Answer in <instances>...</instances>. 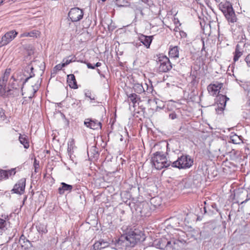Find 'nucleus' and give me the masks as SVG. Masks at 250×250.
Masks as SVG:
<instances>
[{"label":"nucleus","instance_id":"1","mask_svg":"<svg viewBox=\"0 0 250 250\" xmlns=\"http://www.w3.org/2000/svg\"><path fill=\"white\" fill-rule=\"evenodd\" d=\"M145 240L144 234L140 231L135 230L122 235L116 240L115 246L118 249H126L127 247H133L140 241Z\"/></svg>","mask_w":250,"mask_h":250},{"label":"nucleus","instance_id":"2","mask_svg":"<svg viewBox=\"0 0 250 250\" xmlns=\"http://www.w3.org/2000/svg\"><path fill=\"white\" fill-rule=\"evenodd\" d=\"M10 73V69H6L4 74L0 75V95L2 96L5 95L6 92L9 93L11 88L16 90L21 89L23 88L22 82L21 83L18 79H15L13 76H12L10 80V88L6 87V83L8 79Z\"/></svg>","mask_w":250,"mask_h":250},{"label":"nucleus","instance_id":"3","mask_svg":"<svg viewBox=\"0 0 250 250\" xmlns=\"http://www.w3.org/2000/svg\"><path fill=\"white\" fill-rule=\"evenodd\" d=\"M186 243V241L182 238L172 239L168 241L166 238H161L158 241L157 246L160 249L165 250H181Z\"/></svg>","mask_w":250,"mask_h":250},{"label":"nucleus","instance_id":"4","mask_svg":"<svg viewBox=\"0 0 250 250\" xmlns=\"http://www.w3.org/2000/svg\"><path fill=\"white\" fill-rule=\"evenodd\" d=\"M151 163L155 168L158 170L167 167L171 163L170 161L167 160L163 152L159 151L153 154V156L151 158Z\"/></svg>","mask_w":250,"mask_h":250},{"label":"nucleus","instance_id":"5","mask_svg":"<svg viewBox=\"0 0 250 250\" xmlns=\"http://www.w3.org/2000/svg\"><path fill=\"white\" fill-rule=\"evenodd\" d=\"M219 9L223 13L228 21L234 22L236 21V17L231 3L226 0L219 4Z\"/></svg>","mask_w":250,"mask_h":250},{"label":"nucleus","instance_id":"6","mask_svg":"<svg viewBox=\"0 0 250 250\" xmlns=\"http://www.w3.org/2000/svg\"><path fill=\"white\" fill-rule=\"evenodd\" d=\"M193 164V160L190 156L182 155L171 163V166L179 169H187L191 167Z\"/></svg>","mask_w":250,"mask_h":250},{"label":"nucleus","instance_id":"7","mask_svg":"<svg viewBox=\"0 0 250 250\" xmlns=\"http://www.w3.org/2000/svg\"><path fill=\"white\" fill-rule=\"evenodd\" d=\"M204 205H201V207H199L198 209L200 210V213L197 214V219L200 220L202 219L204 215L211 216L216 214L219 210L215 203H212L211 205L207 204L205 201Z\"/></svg>","mask_w":250,"mask_h":250},{"label":"nucleus","instance_id":"8","mask_svg":"<svg viewBox=\"0 0 250 250\" xmlns=\"http://www.w3.org/2000/svg\"><path fill=\"white\" fill-rule=\"evenodd\" d=\"M133 207L136 213L141 216H148L150 214L151 208L146 202H138L134 204Z\"/></svg>","mask_w":250,"mask_h":250},{"label":"nucleus","instance_id":"9","mask_svg":"<svg viewBox=\"0 0 250 250\" xmlns=\"http://www.w3.org/2000/svg\"><path fill=\"white\" fill-rule=\"evenodd\" d=\"M68 17L72 22H77L80 21L83 16V11L78 7L71 8L68 13Z\"/></svg>","mask_w":250,"mask_h":250},{"label":"nucleus","instance_id":"10","mask_svg":"<svg viewBox=\"0 0 250 250\" xmlns=\"http://www.w3.org/2000/svg\"><path fill=\"white\" fill-rule=\"evenodd\" d=\"M17 34L18 32L15 30H12L6 33L1 38L0 41V46L7 45L16 37Z\"/></svg>","mask_w":250,"mask_h":250},{"label":"nucleus","instance_id":"11","mask_svg":"<svg viewBox=\"0 0 250 250\" xmlns=\"http://www.w3.org/2000/svg\"><path fill=\"white\" fill-rule=\"evenodd\" d=\"M159 61L161 62L159 66L160 71L167 72L172 68L171 63L166 56H163L162 59L159 60Z\"/></svg>","mask_w":250,"mask_h":250},{"label":"nucleus","instance_id":"12","mask_svg":"<svg viewBox=\"0 0 250 250\" xmlns=\"http://www.w3.org/2000/svg\"><path fill=\"white\" fill-rule=\"evenodd\" d=\"M26 184V179L25 178H21L17 184H16L12 189V191H13L15 193L22 194L24 191L25 187Z\"/></svg>","mask_w":250,"mask_h":250},{"label":"nucleus","instance_id":"13","mask_svg":"<svg viewBox=\"0 0 250 250\" xmlns=\"http://www.w3.org/2000/svg\"><path fill=\"white\" fill-rule=\"evenodd\" d=\"M84 125L87 127L92 129H97L98 128H102V124L101 122L89 118L85 120Z\"/></svg>","mask_w":250,"mask_h":250},{"label":"nucleus","instance_id":"14","mask_svg":"<svg viewBox=\"0 0 250 250\" xmlns=\"http://www.w3.org/2000/svg\"><path fill=\"white\" fill-rule=\"evenodd\" d=\"M109 246V243L104 239H100L96 241L92 246L90 250H101Z\"/></svg>","mask_w":250,"mask_h":250},{"label":"nucleus","instance_id":"15","mask_svg":"<svg viewBox=\"0 0 250 250\" xmlns=\"http://www.w3.org/2000/svg\"><path fill=\"white\" fill-rule=\"evenodd\" d=\"M33 70L34 68L31 65H28L25 67L23 75L25 77H26V78L22 82V85H24V84L30 78L35 76V74L33 72Z\"/></svg>","mask_w":250,"mask_h":250},{"label":"nucleus","instance_id":"16","mask_svg":"<svg viewBox=\"0 0 250 250\" xmlns=\"http://www.w3.org/2000/svg\"><path fill=\"white\" fill-rule=\"evenodd\" d=\"M65 102L67 104L66 105L67 108L70 107V105L74 108H80L82 106L81 101L76 99L71 98H66Z\"/></svg>","mask_w":250,"mask_h":250},{"label":"nucleus","instance_id":"17","mask_svg":"<svg viewBox=\"0 0 250 250\" xmlns=\"http://www.w3.org/2000/svg\"><path fill=\"white\" fill-rule=\"evenodd\" d=\"M223 86L222 83H217L215 84H210L208 85L207 88L208 92L212 95H216L217 93H219V90Z\"/></svg>","mask_w":250,"mask_h":250},{"label":"nucleus","instance_id":"18","mask_svg":"<svg viewBox=\"0 0 250 250\" xmlns=\"http://www.w3.org/2000/svg\"><path fill=\"white\" fill-rule=\"evenodd\" d=\"M153 38V36L141 35L139 37V40L147 48H148L152 41Z\"/></svg>","mask_w":250,"mask_h":250},{"label":"nucleus","instance_id":"19","mask_svg":"<svg viewBox=\"0 0 250 250\" xmlns=\"http://www.w3.org/2000/svg\"><path fill=\"white\" fill-rule=\"evenodd\" d=\"M61 187L58 188V192L61 195L63 194L65 191L70 192L73 188L72 185L67 184L64 182L61 183Z\"/></svg>","mask_w":250,"mask_h":250},{"label":"nucleus","instance_id":"20","mask_svg":"<svg viewBox=\"0 0 250 250\" xmlns=\"http://www.w3.org/2000/svg\"><path fill=\"white\" fill-rule=\"evenodd\" d=\"M67 82L69 84V86L73 89L78 88L77 81L74 74H69L67 75Z\"/></svg>","mask_w":250,"mask_h":250},{"label":"nucleus","instance_id":"21","mask_svg":"<svg viewBox=\"0 0 250 250\" xmlns=\"http://www.w3.org/2000/svg\"><path fill=\"white\" fill-rule=\"evenodd\" d=\"M179 48L178 46L171 47L170 46L169 50V56L170 58H177L179 57Z\"/></svg>","mask_w":250,"mask_h":250},{"label":"nucleus","instance_id":"22","mask_svg":"<svg viewBox=\"0 0 250 250\" xmlns=\"http://www.w3.org/2000/svg\"><path fill=\"white\" fill-rule=\"evenodd\" d=\"M243 51L240 49L239 44H237L236 46L235 50L234 53L233 61L236 62L238 60L239 58L243 55Z\"/></svg>","mask_w":250,"mask_h":250},{"label":"nucleus","instance_id":"23","mask_svg":"<svg viewBox=\"0 0 250 250\" xmlns=\"http://www.w3.org/2000/svg\"><path fill=\"white\" fill-rule=\"evenodd\" d=\"M19 141L20 143L22 144L25 148H28L29 146V142L28 141L26 136L25 135H21V134L19 136Z\"/></svg>","mask_w":250,"mask_h":250},{"label":"nucleus","instance_id":"24","mask_svg":"<svg viewBox=\"0 0 250 250\" xmlns=\"http://www.w3.org/2000/svg\"><path fill=\"white\" fill-rule=\"evenodd\" d=\"M133 89L135 92L138 94H141L145 91L144 85L140 83L134 84Z\"/></svg>","mask_w":250,"mask_h":250},{"label":"nucleus","instance_id":"25","mask_svg":"<svg viewBox=\"0 0 250 250\" xmlns=\"http://www.w3.org/2000/svg\"><path fill=\"white\" fill-rule=\"evenodd\" d=\"M218 97L219 103L218 104H220L221 106L225 107L226 105V103L227 101L229 100V98H228L227 96L223 95H219Z\"/></svg>","mask_w":250,"mask_h":250},{"label":"nucleus","instance_id":"26","mask_svg":"<svg viewBox=\"0 0 250 250\" xmlns=\"http://www.w3.org/2000/svg\"><path fill=\"white\" fill-rule=\"evenodd\" d=\"M128 99L133 104H135L140 100V98L135 93L127 94Z\"/></svg>","mask_w":250,"mask_h":250},{"label":"nucleus","instance_id":"27","mask_svg":"<svg viewBox=\"0 0 250 250\" xmlns=\"http://www.w3.org/2000/svg\"><path fill=\"white\" fill-rule=\"evenodd\" d=\"M36 228L39 232L42 233H46L47 232V229L46 226L43 224H39L36 226Z\"/></svg>","mask_w":250,"mask_h":250},{"label":"nucleus","instance_id":"28","mask_svg":"<svg viewBox=\"0 0 250 250\" xmlns=\"http://www.w3.org/2000/svg\"><path fill=\"white\" fill-rule=\"evenodd\" d=\"M7 222L1 218H0V233L2 234L3 231L7 229Z\"/></svg>","mask_w":250,"mask_h":250},{"label":"nucleus","instance_id":"29","mask_svg":"<svg viewBox=\"0 0 250 250\" xmlns=\"http://www.w3.org/2000/svg\"><path fill=\"white\" fill-rule=\"evenodd\" d=\"M75 58V57L69 56L66 58H64L62 60V66H66L68 64H69L70 62H74L75 60H73Z\"/></svg>","mask_w":250,"mask_h":250},{"label":"nucleus","instance_id":"30","mask_svg":"<svg viewBox=\"0 0 250 250\" xmlns=\"http://www.w3.org/2000/svg\"><path fill=\"white\" fill-rule=\"evenodd\" d=\"M88 155H91V156H94L95 155L98 154V151L97 150V147L94 146H92L90 150L87 151Z\"/></svg>","mask_w":250,"mask_h":250},{"label":"nucleus","instance_id":"31","mask_svg":"<svg viewBox=\"0 0 250 250\" xmlns=\"http://www.w3.org/2000/svg\"><path fill=\"white\" fill-rule=\"evenodd\" d=\"M144 88L145 89L144 92L145 93H152L153 90V88L151 84L150 85H148L147 83H145L144 85Z\"/></svg>","mask_w":250,"mask_h":250},{"label":"nucleus","instance_id":"32","mask_svg":"<svg viewBox=\"0 0 250 250\" xmlns=\"http://www.w3.org/2000/svg\"><path fill=\"white\" fill-rule=\"evenodd\" d=\"M231 140L233 143L236 144H239L240 141H241L239 137L236 134H234V135L231 137Z\"/></svg>","mask_w":250,"mask_h":250},{"label":"nucleus","instance_id":"33","mask_svg":"<svg viewBox=\"0 0 250 250\" xmlns=\"http://www.w3.org/2000/svg\"><path fill=\"white\" fill-rule=\"evenodd\" d=\"M41 82H42V79H41L40 82H39V80H38L37 81V83H35L34 85H32L34 94H35L38 90L40 86Z\"/></svg>","mask_w":250,"mask_h":250},{"label":"nucleus","instance_id":"34","mask_svg":"<svg viewBox=\"0 0 250 250\" xmlns=\"http://www.w3.org/2000/svg\"><path fill=\"white\" fill-rule=\"evenodd\" d=\"M4 178H8L7 170L0 169V180Z\"/></svg>","mask_w":250,"mask_h":250},{"label":"nucleus","instance_id":"35","mask_svg":"<svg viewBox=\"0 0 250 250\" xmlns=\"http://www.w3.org/2000/svg\"><path fill=\"white\" fill-rule=\"evenodd\" d=\"M225 107H224L223 106H218V107L216 108V111L217 113V114H220L221 113H223L224 110V108H225Z\"/></svg>","mask_w":250,"mask_h":250},{"label":"nucleus","instance_id":"36","mask_svg":"<svg viewBox=\"0 0 250 250\" xmlns=\"http://www.w3.org/2000/svg\"><path fill=\"white\" fill-rule=\"evenodd\" d=\"M7 178H8L9 176H11L12 175H15L16 173L15 168H12L10 170H7Z\"/></svg>","mask_w":250,"mask_h":250},{"label":"nucleus","instance_id":"37","mask_svg":"<svg viewBox=\"0 0 250 250\" xmlns=\"http://www.w3.org/2000/svg\"><path fill=\"white\" fill-rule=\"evenodd\" d=\"M23 241V243H25V242L29 243L30 244H31L30 242L26 238L25 236L24 235H21L20 238V241Z\"/></svg>","mask_w":250,"mask_h":250},{"label":"nucleus","instance_id":"38","mask_svg":"<svg viewBox=\"0 0 250 250\" xmlns=\"http://www.w3.org/2000/svg\"><path fill=\"white\" fill-rule=\"evenodd\" d=\"M85 96L89 98L91 100H95V97L93 96V97H92L91 95V93L90 92L87 91L85 93Z\"/></svg>","mask_w":250,"mask_h":250},{"label":"nucleus","instance_id":"39","mask_svg":"<svg viewBox=\"0 0 250 250\" xmlns=\"http://www.w3.org/2000/svg\"><path fill=\"white\" fill-rule=\"evenodd\" d=\"M73 148V145L72 143L68 144L67 151L69 153H71Z\"/></svg>","mask_w":250,"mask_h":250},{"label":"nucleus","instance_id":"40","mask_svg":"<svg viewBox=\"0 0 250 250\" xmlns=\"http://www.w3.org/2000/svg\"><path fill=\"white\" fill-rule=\"evenodd\" d=\"M5 116L4 110L2 108H0V118L4 120Z\"/></svg>","mask_w":250,"mask_h":250},{"label":"nucleus","instance_id":"41","mask_svg":"<svg viewBox=\"0 0 250 250\" xmlns=\"http://www.w3.org/2000/svg\"><path fill=\"white\" fill-rule=\"evenodd\" d=\"M169 117L172 120H174L177 118V116L175 112H172L169 114Z\"/></svg>","mask_w":250,"mask_h":250},{"label":"nucleus","instance_id":"42","mask_svg":"<svg viewBox=\"0 0 250 250\" xmlns=\"http://www.w3.org/2000/svg\"><path fill=\"white\" fill-rule=\"evenodd\" d=\"M85 63L86 64L87 67L88 68L92 69H95V66H94V65H93L92 64L88 62H85Z\"/></svg>","mask_w":250,"mask_h":250},{"label":"nucleus","instance_id":"43","mask_svg":"<svg viewBox=\"0 0 250 250\" xmlns=\"http://www.w3.org/2000/svg\"><path fill=\"white\" fill-rule=\"evenodd\" d=\"M245 61L247 63L248 65L250 66V54H249L246 56Z\"/></svg>","mask_w":250,"mask_h":250},{"label":"nucleus","instance_id":"44","mask_svg":"<svg viewBox=\"0 0 250 250\" xmlns=\"http://www.w3.org/2000/svg\"><path fill=\"white\" fill-rule=\"evenodd\" d=\"M29 33V35H30V36H29V37H37V34H38V33L37 32H34V31H32V32H28Z\"/></svg>","mask_w":250,"mask_h":250},{"label":"nucleus","instance_id":"45","mask_svg":"<svg viewBox=\"0 0 250 250\" xmlns=\"http://www.w3.org/2000/svg\"><path fill=\"white\" fill-rule=\"evenodd\" d=\"M179 33L181 38H186L187 36V33L183 31H180Z\"/></svg>","mask_w":250,"mask_h":250},{"label":"nucleus","instance_id":"46","mask_svg":"<svg viewBox=\"0 0 250 250\" xmlns=\"http://www.w3.org/2000/svg\"><path fill=\"white\" fill-rule=\"evenodd\" d=\"M62 64H59L55 66V68L58 70H60L62 69L63 67H65L64 66H62Z\"/></svg>","mask_w":250,"mask_h":250},{"label":"nucleus","instance_id":"47","mask_svg":"<svg viewBox=\"0 0 250 250\" xmlns=\"http://www.w3.org/2000/svg\"><path fill=\"white\" fill-rule=\"evenodd\" d=\"M157 199H159V198L158 197H154V198H152L150 200V203L152 204L153 203H155V201L157 200Z\"/></svg>","mask_w":250,"mask_h":250},{"label":"nucleus","instance_id":"48","mask_svg":"<svg viewBox=\"0 0 250 250\" xmlns=\"http://www.w3.org/2000/svg\"><path fill=\"white\" fill-rule=\"evenodd\" d=\"M29 36H30V35H29L28 32H25L21 35V37H29Z\"/></svg>","mask_w":250,"mask_h":250},{"label":"nucleus","instance_id":"49","mask_svg":"<svg viewBox=\"0 0 250 250\" xmlns=\"http://www.w3.org/2000/svg\"><path fill=\"white\" fill-rule=\"evenodd\" d=\"M137 11L139 12L140 13V14H141L142 15H143V13L142 10L141 9V8H137V9H136V12Z\"/></svg>","mask_w":250,"mask_h":250},{"label":"nucleus","instance_id":"50","mask_svg":"<svg viewBox=\"0 0 250 250\" xmlns=\"http://www.w3.org/2000/svg\"><path fill=\"white\" fill-rule=\"evenodd\" d=\"M101 65V62H97L95 65L94 66H95V67H99Z\"/></svg>","mask_w":250,"mask_h":250},{"label":"nucleus","instance_id":"51","mask_svg":"<svg viewBox=\"0 0 250 250\" xmlns=\"http://www.w3.org/2000/svg\"><path fill=\"white\" fill-rule=\"evenodd\" d=\"M34 168H35V172L37 173L38 172V168H39V167H37V165H34Z\"/></svg>","mask_w":250,"mask_h":250},{"label":"nucleus","instance_id":"52","mask_svg":"<svg viewBox=\"0 0 250 250\" xmlns=\"http://www.w3.org/2000/svg\"><path fill=\"white\" fill-rule=\"evenodd\" d=\"M34 165H37V167H39V163H37V160L35 159V161H34Z\"/></svg>","mask_w":250,"mask_h":250},{"label":"nucleus","instance_id":"53","mask_svg":"<svg viewBox=\"0 0 250 250\" xmlns=\"http://www.w3.org/2000/svg\"><path fill=\"white\" fill-rule=\"evenodd\" d=\"M203 45L202 49V50H201V51H203V50H204V49H205V44H204V41L203 42Z\"/></svg>","mask_w":250,"mask_h":250},{"label":"nucleus","instance_id":"54","mask_svg":"<svg viewBox=\"0 0 250 250\" xmlns=\"http://www.w3.org/2000/svg\"><path fill=\"white\" fill-rule=\"evenodd\" d=\"M142 0L143 2H144L146 3H147V2H148V0Z\"/></svg>","mask_w":250,"mask_h":250},{"label":"nucleus","instance_id":"55","mask_svg":"<svg viewBox=\"0 0 250 250\" xmlns=\"http://www.w3.org/2000/svg\"><path fill=\"white\" fill-rule=\"evenodd\" d=\"M248 32L250 33V24L248 26Z\"/></svg>","mask_w":250,"mask_h":250},{"label":"nucleus","instance_id":"56","mask_svg":"<svg viewBox=\"0 0 250 250\" xmlns=\"http://www.w3.org/2000/svg\"><path fill=\"white\" fill-rule=\"evenodd\" d=\"M181 233H182V235L181 236H185V232H181Z\"/></svg>","mask_w":250,"mask_h":250},{"label":"nucleus","instance_id":"57","mask_svg":"<svg viewBox=\"0 0 250 250\" xmlns=\"http://www.w3.org/2000/svg\"><path fill=\"white\" fill-rule=\"evenodd\" d=\"M215 0V1H216V2L219 3V2H220V0Z\"/></svg>","mask_w":250,"mask_h":250},{"label":"nucleus","instance_id":"58","mask_svg":"<svg viewBox=\"0 0 250 250\" xmlns=\"http://www.w3.org/2000/svg\"><path fill=\"white\" fill-rule=\"evenodd\" d=\"M97 71H98V73H99V74H100V72H101V71H100V70L99 69H97Z\"/></svg>","mask_w":250,"mask_h":250},{"label":"nucleus","instance_id":"59","mask_svg":"<svg viewBox=\"0 0 250 250\" xmlns=\"http://www.w3.org/2000/svg\"><path fill=\"white\" fill-rule=\"evenodd\" d=\"M4 0H0V4L2 3Z\"/></svg>","mask_w":250,"mask_h":250},{"label":"nucleus","instance_id":"60","mask_svg":"<svg viewBox=\"0 0 250 250\" xmlns=\"http://www.w3.org/2000/svg\"><path fill=\"white\" fill-rule=\"evenodd\" d=\"M159 206V204H158V205H154V206L155 207H156V206Z\"/></svg>","mask_w":250,"mask_h":250},{"label":"nucleus","instance_id":"61","mask_svg":"<svg viewBox=\"0 0 250 250\" xmlns=\"http://www.w3.org/2000/svg\"><path fill=\"white\" fill-rule=\"evenodd\" d=\"M26 199V197H25V198L24 199L23 201H24Z\"/></svg>","mask_w":250,"mask_h":250},{"label":"nucleus","instance_id":"62","mask_svg":"<svg viewBox=\"0 0 250 250\" xmlns=\"http://www.w3.org/2000/svg\"><path fill=\"white\" fill-rule=\"evenodd\" d=\"M103 1H105L106 0H102Z\"/></svg>","mask_w":250,"mask_h":250}]
</instances>
